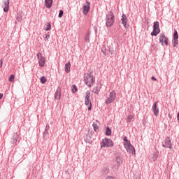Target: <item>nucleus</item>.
Masks as SVG:
<instances>
[{"instance_id":"obj_1","label":"nucleus","mask_w":179,"mask_h":179,"mask_svg":"<svg viewBox=\"0 0 179 179\" xmlns=\"http://www.w3.org/2000/svg\"><path fill=\"white\" fill-rule=\"evenodd\" d=\"M83 81L87 87H92L94 84V76H93L92 73H85Z\"/></svg>"},{"instance_id":"obj_2","label":"nucleus","mask_w":179,"mask_h":179,"mask_svg":"<svg viewBox=\"0 0 179 179\" xmlns=\"http://www.w3.org/2000/svg\"><path fill=\"white\" fill-rule=\"evenodd\" d=\"M124 147L128 153L131 155H135V148L131 145V142L127 139V137L124 138Z\"/></svg>"},{"instance_id":"obj_3","label":"nucleus","mask_w":179,"mask_h":179,"mask_svg":"<svg viewBox=\"0 0 179 179\" xmlns=\"http://www.w3.org/2000/svg\"><path fill=\"white\" fill-rule=\"evenodd\" d=\"M114 24V14L113 12L108 13L106 15V26L111 27Z\"/></svg>"},{"instance_id":"obj_4","label":"nucleus","mask_w":179,"mask_h":179,"mask_svg":"<svg viewBox=\"0 0 179 179\" xmlns=\"http://www.w3.org/2000/svg\"><path fill=\"white\" fill-rule=\"evenodd\" d=\"M117 98V93H115V91L113 90L109 95V97L107 98V99L105 101V103L106 105H109L110 103H114V101H115V99Z\"/></svg>"},{"instance_id":"obj_5","label":"nucleus","mask_w":179,"mask_h":179,"mask_svg":"<svg viewBox=\"0 0 179 179\" xmlns=\"http://www.w3.org/2000/svg\"><path fill=\"white\" fill-rule=\"evenodd\" d=\"M114 145V143L111 139H108L107 138H105L102 140L101 148H110Z\"/></svg>"},{"instance_id":"obj_6","label":"nucleus","mask_w":179,"mask_h":179,"mask_svg":"<svg viewBox=\"0 0 179 179\" xmlns=\"http://www.w3.org/2000/svg\"><path fill=\"white\" fill-rule=\"evenodd\" d=\"M85 105L88 106V110H92V101H90V91L85 92Z\"/></svg>"},{"instance_id":"obj_7","label":"nucleus","mask_w":179,"mask_h":179,"mask_svg":"<svg viewBox=\"0 0 179 179\" xmlns=\"http://www.w3.org/2000/svg\"><path fill=\"white\" fill-rule=\"evenodd\" d=\"M160 33L159 22H155L153 25V31L151 33L152 36H157Z\"/></svg>"},{"instance_id":"obj_8","label":"nucleus","mask_w":179,"mask_h":179,"mask_svg":"<svg viewBox=\"0 0 179 179\" xmlns=\"http://www.w3.org/2000/svg\"><path fill=\"white\" fill-rule=\"evenodd\" d=\"M37 58L38 59V64L41 67H44L45 64V57L41 53L38 52L37 54Z\"/></svg>"},{"instance_id":"obj_9","label":"nucleus","mask_w":179,"mask_h":179,"mask_svg":"<svg viewBox=\"0 0 179 179\" xmlns=\"http://www.w3.org/2000/svg\"><path fill=\"white\" fill-rule=\"evenodd\" d=\"M90 10V2L86 1V3H85L83 7V15H87Z\"/></svg>"},{"instance_id":"obj_10","label":"nucleus","mask_w":179,"mask_h":179,"mask_svg":"<svg viewBox=\"0 0 179 179\" xmlns=\"http://www.w3.org/2000/svg\"><path fill=\"white\" fill-rule=\"evenodd\" d=\"M159 43L162 44V45H164V43L167 46L168 43V38H166L164 34H160L159 38Z\"/></svg>"},{"instance_id":"obj_11","label":"nucleus","mask_w":179,"mask_h":179,"mask_svg":"<svg viewBox=\"0 0 179 179\" xmlns=\"http://www.w3.org/2000/svg\"><path fill=\"white\" fill-rule=\"evenodd\" d=\"M3 12H6V13L9 12L10 0L3 1Z\"/></svg>"},{"instance_id":"obj_12","label":"nucleus","mask_w":179,"mask_h":179,"mask_svg":"<svg viewBox=\"0 0 179 179\" xmlns=\"http://www.w3.org/2000/svg\"><path fill=\"white\" fill-rule=\"evenodd\" d=\"M163 147L166 148L172 149V144L171 143V140L169 137H166L165 139L164 144H163Z\"/></svg>"},{"instance_id":"obj_13","label":"nucleus","mask_w":179,"mask_h":179,"mask_svg":"<svg viewBox=\"0 0 179 179\" xmlns=\"http://www.w3.org/2000/svg\"><path fill=\"white\" fill-rule=\"evenodd\" d=\"M157 102H155L152 108V111L154 113L155 117H157L159 115V108H157Z\"/></svg>"},{"instance_id":"obj_14","label":"nucleus","mask_w":179,"mask_h":179,"mask_svg":"<svg viewBox=\"0 0 179 179\" xmlns=\"http://www.w3.org/2000/svg\"><path fill=\"white\" fill-rule=\"evenodd\" d=\"M62 96V90L60 88H58L55 94V99L57 101H59L61 99Z\"/></svg>"},{"instance_id":"obj_15","label":"nucleus","mask_w":179,"mask_h":179,"mask_svg":"<svg viewBox=\"0 0 179 179\" xmlns=\"http://www.w3.org/2000/svg\"><path fill=\"white\" fill-rule=\"evenodd\" d=\"M122 22L123 24V26L124 27H128L129 25H128V19L127 18V15H123L122 17Z\"/></svg>"},{"instance_id":"obj_16","label":"nucleus","mask_w":179,"mask_h":179,"mask_svg":"<svg viewBox=\"0 0 179 179\" xmlns=\"http://www.w3.org/2000/svg\"><path fill=\"white\" fill-rule=\"evenodd\" d=\"M52 3H53V0H45V6L48 9L52 8Z\"/></svg>"},{"instance_id":"obj_17","label":"nucleus","mask_w":179,"mask_h":179,"mask_svg":"<svg viewBox=\"0 0 179 179\" xmlns=\"http://www.w3.org/2000/svg\"><path fill=\"white\" fill-rule=\"evenodd\" d=\"M115 162L117 164L121 165L124 162V159H122V156L118 155L116 157Z\"/></svg>"},{"instance_id":"obj_18","label":"nucleus","mask_w":179,"mask_h":179,"mask_svg":"<svg viewBox=\"0 0 179 179\" xmlns=\"http://www.w3.org/2000/svg\"><path fill=\"white\" fill-rule=\"evenodd\" d=\"M92 126H93V128H94V131L95 132H99V121L93 122Z\"/></svg>"},{"instance_id":"obj_19","label":"nucleus","mask_w":179,"mask_h":179,"mask_svg":"<svg viewBox=\"0 0 179 179\" xmlns=\"http://www.w3.org/2000/svg\"><path fill=\"white\" fill-rule=\"evenodd\" d=\"M71 64L70 62H68L65 64V72L66 73H69L71 71Z\"/></svg>"},{"instance_id":"obj_20","label":"nucleus","mask_w":179,"mask_h":179,"mask_svg":"<svg viewBox=\"0 0 179 179\" xmlns=\"http://www.w3.org/2000/svg\"><path fill=\"white\" fill-rule=\"evenodd\" d=\"M78 90V87L76 85L72 86L71 92H72L73 94L77 93Z\"/></svg>"},{"instance_id":"obj_21","label":"nucleus","mask_w":179,"mask_h":179,"mask_svg":"<svg viewBox=\"0 0 179 179\" xmlns=\"http://www.w3.org/2000/svg\"><path fill=\"white\" fill-rule=\"evenodd\" d=\"M85 41L87 43L90 42V33H87L85 37Z\"/></svg>"},{"instance_id":"obj_22","label":"nucleus","mask_w":179,"mask_h":179,"mask_svg":"<svg viewBox=\"0 0 179 179\" xmlns=\"http://www.w3.org/2000/svg\"><path fill=\"white\" fill-rule=\"evenodd\" d=\"M178 40L173 39L172 41L173 48H176V45H178Z\"/></svg>"},{"instance_id":"obj_23","label":"nucleus","mask_w":179,"mask_h":179,"mask_svg":"<svg viewBox=\"0 0 179 179\" xmlns=\"http://www.w3.org/2000/svg\"><path fill=\"white\" fill-rule=\"evenodd\" d=\"M106 135L108 136H111V129L109 127L106 128Z\"/></svg>"},{"instance_id":"obj_24","label":"nucleus","mask_w":179,"mask_h":179,"mask_svg":"<svg viewBox=\"0 0 179 179\" xmlns=\"http://www.w3.org/2000/svg\"><path fill=\"white\" fill-rule=\"evenodd\" d=\"M40 80L42 84H45L47 82V78L45 76H42Z\"/></svg>"},{"instance_id":"obj_25","label":"nucleus","mask_w":179,"mask_h":179,"mask_svg":"<svg viewBox=\"0 0 179 179\" xmlns=\"http://www.w3.org/2000/svg\"><path fill=\"white\" fill-rule=\"evenodd\" d=\"M92 92L95 94H99V87H94Z\"/></svg>"},{"instance_id":"obj_26","label":"nucleus","mask_w":179,"mask_h":179,"mask_svg":"<svg viewBox=\"0 0 179 179\" xmlns=\"http://www.w3.org/2000/svg\"><path fill=\"white\" fill-rule=\"evenodd\" d=\"M15 78V77L14 75H10V77L8 78V81L10 83H13V82H14Z\"/></svg>"},{"instance_id":"obj_27","label":"nucleus","mask_w":179,"mask_h":179,"mask_svg":"<svg viewBox=\"0 0 179 179\" xmlns=\"http://www.w3.org/2000/svg\"><path fill=\"white\" fill-rule=\"evenodd\" d=\"M173 40H178V34L176 30H175Z\"/></svg>"},{"instance_id":"obj_28","label":"nucleus","mask_w":179,"mask_h":179,"mask_svg":"<svg viewBox=\"0 0 179 179\" xmlns=\"http://www.w3.org/2000/svg\"><path fill=\"white\" fill-rule=\"evenodd\" d=\"M133 119H134V115H129L127 116V122H131V120H132Z\"/></svg>"},{"instance_id":"obj_29","label":"nucleus","mask_w":179,"mask_h":179,"mask_svg":"<svg viewBox=\"0 0 179 179\" xmlns=\"http://www.w3.org/2000/svg\"><path fill=\"white\" fill-rule=\"evenodd\" d=\"M59 17H62L64 16V11L62 10H59Z\"/></svg>"},{"instance_id":"obj_30","label":"nucleus","mask_w":179,"mask_h":179,"mask_svg":"<svg viewBox=\"0 0 179 179\" xmlns=\"http://www.w3.org/2000/svg\"><path fill=\"white\" fill-rule=\"evenodd\" d=\"M51 29H52L51 24H48V27H47V29H45V31H49L51 30Z\"/></svg>"},{"instance_id":"obj_31","label":"nucleus","mask_w":179,"mask_h":179,"mask_svg":"<svg viewBox=\"0 0 179 179\" xmlns=\"http://www.w3.org/2000/svg\"><path fill=\"white\" fill-rule=\"evenodd\" d=\"M109 52H110L111 55H113V54L114 53V49L110 48V49H109Z\"/></svg>"},{"instance_id":"obj_32","label":"nucleus","mask_w":179,"mask_h":179,"mask_svg":"<svg viewBox=\"0 0 179 179\" xmlns=\"http://www.w3.org/2000/svg\"><path fill=\"white\" fill-rule=\"evenodd\" d=\"M106 179H115V177L113 176H107Z\"/></svg>"},{"instance_id":"obj_33","label":"nucleus","mask_w":179,"mask_h":179,"mask_svg":"<svg viewBox=\"0 0 179 179\" xmlns=\"http://www.w3.org/2000/svg\"><path fill=\"white\" fill-rule=\"evenodd\" d=\"M3 97V94L0 93V100L2 99Z\"/></svg>"},{"instance_id":"obj_34","label":"nucleus","mask_w":179,"mask_h":179,"mask_svg":"<svg viewBox=\"0 0 179 179\" xmlns=\"http://www.w3.org/2000/svg\"><path fill=\"white\" fill-rule=\"evenodd\" d=\"M151 79L153 81H157V79L154 76H152Z\"/></svg>"},{"instance_id":"obj_35","label":"nucleus","mask_w":179,"mask_h":179,"mask_svg":"<svg viewBox=\"0 0 179 179\" xmlns=\"http://www.w3.org/2000/svg\"><path fill=\"white\" fill-rule=\"evenodd\" d=\"M177 119H178V120L179 121V112H178V113Z\"/></svg>"},{"instance_id":"obj_36","label":"nucleus","mask_w":179,"mask_h":179,"mask_svg":"<svg viewBox=\"0 0 179 179\" xmlns=\"http://www.w3.org/2000/svg\"><path fill=\"white\" fill-rule=\"evenodd\" d=\"M134 179H141L140 176L137 177V178H135L134 177Z\"/></svg>"},{"instance_id":"obj_37","label":"nucleus","mask_w":179,"mask_h":179,"mask_svg":"<svg viewBox=\"0 0 179 179\" xmlns=\"http://www.w3.org/2000/svg\"><path fill=\"white\" fill-rule=\"evenodd\" d=\"M2 66H3V62L1 63V67H2Z\"/></svg>"},{"instance_id":"obj_38","label":"nucleus","mask_w":179,"mask_h":179,"mask_svg":"<svg viewBox=\"0 0 179 179\" xmlns=\"http://www.w3.org/2000/svg\"><path fill=\"white\" fill-rule=\"evenodd\" d=\"M152 47L153 48H155V45H152Z\"/></svg>"},{"instance_id":"obj_39","label":"nucleus","mask_w":179,"mask_h":179,"mask_svg":"<svg viewBox=\"0 0 179 179\" xmlns=\"http://www.w3.org/2000/svg\"><path fill=\"white\" fill-rule=\"evenodd\" d=\"M156 159H157V157H155V158H154V161H155Z\"/></svg>"}]
</instances>
